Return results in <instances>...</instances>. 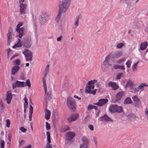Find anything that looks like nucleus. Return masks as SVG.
<instances>
[{
	"label": "nucleus",
	"mask_w": 148,
	"mask_h": 148,
	"mask_svg": "<svg viewBox=\"0 0 148 148\" xmlns=\"http://www.w3.org/2000/svg\"><path fill=\"white\" fill-rule=\"evenodd\" d=\"M71 0H62L60 2L59 5V9L58 14L56 17L55 20L56 22H58L60 20L61 14L65 12L68 9L71 4Z\"/></svg>",
	"instance_id": "f257e3e1"
},
{
	"label": "nucleus",
	"mask_w": 148,
	"mask_h": 148,
	"mask_svg": "<svg viewBox=\"0 0 148 148\" xmlns=\"http://www.w3.org/2000/svg\"><path fill=\"white\" fill-rule=\"evenodd\" d=\"M97 82V80H92L88 82L86 85L85 88V92L86 93L89 94L95 95L96 93L97 89H94V86L93 84L96 83Z\"/></svg>",
	"instance_id": "f03ea898"
},
{
	"label": "nucleus",
	"mask_w": 148,
	"mask_h": 148,
	"mask_svg": "<svg viewBox=\"0 0 148 148\" xmlns=\"http://www.w3.org/2000/svg\"><path fill=\"white\" fill-rule=\"evenodd\" d=\"M66 104L71 110L74 111L75 110L76 107V102L72 97L68 98L66 100Z\"/></svg>",
	"instance_id": "7ed1b4c3"
},
{
	"label": "nucleus",
	"mask_w": 148,
	"mask_h": 148,
	"mask_svg": "<svg viewBox=\"0 0 148 148\" xmlns=\"http://www.w3.org/2000/svg\"><path fill=\"white\" fill-rule=\"evenodd\" d=\"M23 23L22 22H20L16 26V31L18 32L19 33V37L21 38L23 36L25 35V33L24 31V29L23 27H21L20 28V27L22 25Z\"/></svg>",
	"instance_id": "20e7f679"
},
{
	"label": "nucleus",
	"mask_w": 148,
	"mask_h": 148,
	"mask_svg": "<svg viewBox=\"0 0 148 148\" xmlns=\"http://www.w3.org/2000/svg\"><path fill=\"white\" fill-rule=\"evenodd\" d=\"M32 44L31 38L30 37L25 38L23 41V45L26 48H29Z\"/></svg>",
	"instance_id": "39448f33"
},
{
	"label": "nucleus",
	"mask_w": 148,
	"mask_h": 148,
	"mask_svg": "<svg viewBox=\"0 0 148 148\" xmlns=\"http://www.w3.org/2000/svg\"><path fill=\"white\" fill-rule=\"evenodd\" d=\"M24 55L27 61H31L32 60V53L31 51L26 49L23 52Z\"/></svg>",
	"instance_id": "423d86ee"
},
{
	"label": "nucleus",
	"mask_w": 148,
	"mask_h": 148,
	"mask_svg": "<svg viewBox=\"0 0 148 148\" xmlns=\"http://www.w3.org/2000/svg\"><path fill=\"white\" fill-rule=\"evenodd\" d=\"M20 14L24 15L26 14L27 5L26 4L21 3L19 5Z\"/></svg>",
	"instance_id": "0eeeda50"
},
{
	"label": "nucleus",
	"mask_w": 148,
	"mask_h": 148,
	"mask_svg": "<svg viewBox=\"0 0 148 148\" xmlns=\"http://www.w3.org/2000/svg\"><path fill=\"white\" fill-rule=\"evenodd\" d=\"M25 82L16 81L12 84V88L14 89L16 87H21L24 86Z\"/></svg>",
	"instance_id": "6e6552de"
},
{
	"label": "nucleus",
	"mask_w": 148,
	"mask_h": 148,
	"mask_svg": "<svg viewBox=\"0 0 148 148\" xmlns=\"http://www.w3.org/2000/svg\"><path fill=\"white\" fill-rule=\"evenodd\" d=\"M108 101L107 99H99L98 102L93 104L98 106L101 107L106 104L108 102Z\"/></svg>",
	"instance_id": "1a4fd4ad"
},
{
	"label": "nucleus",
	"mask_w": 148,
	"mask_h": 148,
	"mask_svg": "<svg viewBox=\"0 0 148 148\" xmlns=\"http://www.w3.org/2000/svg\"><path fill=\"white\" fill-rule=\"evenodd\" d=\"M108 85L109 87H112V89L113 90H116L119 88L118 85L116 83L113 82H109Z\"/></svg>",
	"instance_id": "9d476101"
},
{
	"label": "nucleus",
	"mask_w": 148,
	"mask_h": 148,
	"mask_svg": "<svg viewBox=\"0 0 148 148\" xmlns=\"http://www.w3.org/2000/svg\"><path fill=\"white\" fill-rule=\"evenodd\" d=\"M44 77L42 78L43 83V84L44 88L45 91V96L46 97V99L47 100H49L51 99V97L50 96H48V94L47 93V86L46 83V81L45 80Z\"/></svg>",
	"instance_id": "9b49d317"
},
{
	"label": "nucleus",
	"mask_w": 148,
	"mask_h": 148,
	"mask_svg": "<svg viewBox=\"0 0 148 148\" xmlns=\"http://www.w3.org/2000/svg\"><path fill=\"white\" fill-rule=\"evenodd\" d=\"M79 116L77 114H73L71 115L70 117L67 119V120L69 122H71L75 121Z\"/></svg>",
	"instance_id": "f8f14e48"
},
{
	"label": "nucleus",
	"mask_w": 148,
	"mask_h": 148,
	"mask_svg": "<svg viewBox=\"0 0 148 148\" xmlns=\"http://www.w3.org/2000/svg\"><path fill=\"white\" fill-rule=\"evenodd\" d=\"M75 133L72 132H69L67 133L66 139L68 140H71L75 136Z\"/></svg>",
	"instance_id": "ddd939ff"
},
{
	"label": "nucleus",
	"mask_w": 148,
	"mask_h": 148,
	"mask_svg": "<svg viewBox=\"0 0 148 148\" xmlns=\"http://www.w3.org/2000/svg\"><path fill=\"white\" fill-rule=\"evenodd\" d=\"M12 95L10 91L7 92L6 95V100L8 104H10L12 99Z\"/></svg>",
	"instance_id": "4468645a"
},
{
	"label": "nucleus",
	"mask_w": 148,
	"mask_h": 148,
	"mask_svg": "<svg viewBox=\"0 0 148 148\" xmlns=\"http://www.w3.org/2000/svg\"><path fill=\"white\" fill-rule=\"evenodd\" d=\"M123 52L122 51H117L112 55L113 58H118L122 56Z\"/></svg>",
	"instance_id": "2eb2a0df"
},
{
	"label": "nucleus",
	"mask_w": 148,
	"mask_h": 148,
	"mask_svg": "<svg viewBox=\"0 0 148 148\" xmlns=\"http://www.w3.org/2000/svg\"><path fill=\"white\" fill-rule=\"evenodd\" d=\"M124 94V92L123 91L120 92L118 93L116 96L114 102H116L121 100L123 95Z\"/></svg>",
	"instance_id": "dca6fc26"
},
{
	"label": "nucleus",
	"mask_w": 148,
	"mask_h": 148,
	"mask_svg": "<svg viewBox=\"0 0 148 148\" xmlns=\"http://www.w3.org/2000/svg\"><path fill=\"white\" fill-rule=\"evenodd\" d=\"M148 46V42L147 41L142 42L140 45L139 50H143L145 49Z\"/></svg>",
	"instance_id": "f3484780"
},
{
	"label": "nucleus",
	"mask_w": 148,
	"mask_h": 148,
	"mask_svg": "<svg viewBox=\"0 0 148 148\" xmlns=\"http://www.w3.org/2000/svg\"><path fill=\"white\" fill-rule=\"evenodd\" d=\"M81 19V16L80 15L76 16L75 18L74 23V25L75 26V28H77L78 26L79 20Z\"/></svg>",
	"instance_id": "a211bd4d"
},
{
	"label": "nucleus",
	"mask_w": 148,
	"mask_h": 148,
	"mask_svg": "<svg viewBox=\"0 0 148 148\" xmlns=\"http://www.w3.org/2000/svg\"><path fill=\"white\" fill-rule=\"evenodd\" d=\"M20 67L18 66L15 65L14 66L12 70V74L14 75L19 70Z\"/></svg>",
	"instance_id": "6ab92c4d"
},
{
	"label": "nucleus",
	"mask_w": 148,
	"mask_h": 148,
	"mask_svg": "<svg viewBox=\"0 0 148 148\" xmlns=\"http://www.w3.org/2000/svg\"><path fill=\"white\" fill-rule=\"evenodd\" d=\"M51 113L49 110H48L47 108L46 109L45 112V118L47 120L49 119L50 118Z\"/></svg>",
	"instance_id": "aec40b11"
},
{
	"label": "nucleus",
	"mask_w": 148,
	"mask_h": 148,
	"mask_svg": "<svg viewBox=\"0 0 148 148\" xmlns=\"http://www.w3.org/2000/svg\"><path fill=\"white\" fill-rule=\"evenodd\" d=\"M116 105H112L110 106L109 108V110L110 111L112 112H116Z\"/></svg>",
	"instance_id": "412c9836"
},
{
	"label": "nucleus",
	"mask_w": 148,
	"mask_h": 148,
	"mask_svg": "<svg viewBox=\"0 0 148 148\" xmlns=\"http://www.w3.org/2000/svg\"><path fill=\"white\" fill-rule=\"evenodd\" d=\"M13 34V29L12 28L10 27L9 29L8 33L7 34L8 38H12V36Z\"/></svg>",
	"instance_id": "4be33fe9"
},
{
	"label": "nucleus",
	"mask_w": 148,
	"mask_h": 148,
	"mask_svg": "<svg viewBox=\"0 0 148 148\" xmlns=\"http://www.w3.org/2000/svg\"><path fill=\"white\" fill-rule=\"evenodd\" d=\"M144 86H148V85L145 83H142L137 88L138 90H143L144 89Z\"/></svg>",
	"instance_id": "5701e85b"
},
{
	"label": "nucleus",
	"mask_w": 148,
	"mask_h": 148,
	"mask_svg": "<svg viewBox=\"0 0 148 148\" xmlns=\"http://www.w3.org/2000/svg\"><path fill=\"white\" fill-rule=\"evenodd\" d=\"M116 112L119 113L122 112H123V109L121 106H118L117 105H116Z\"/></svg>",
	"instance_id": "b1692460"
},
{
	"label": "nucleus",
	"mask_w": 148,
	"mask_h": 148,
	"mask_svg": "<svg viewBox=\"0 0 148 148\" xmlns=\"http://www.w3.org/2000/svg\"><path fill=\"white\" fill-rule=\"evenodd\" d=\"M126 86L130 87L131 89H132L134 86V84L130 80L127 82Z\"/></svg>",
	"instance_id": "393cba45"
},
{
	"label": "nucleus",
	"mask_w": 148,
	"mask_h": 148,
	"mask_svg": "<svg viewBox=\"0 0 148 148\" xmlns=\"http://www.w3.org/2000/svg\"><path fill=\"white\" fill-rule=\"evenodd\" d=\"M132 99L134 101L138 104H139L140 102V99L136 95L134 96L133 97H132Z\"/></svg>",
	"instance_id": "a878e982"
},
{
	"label": "nucleus",
	"mask_w": 148,
	"mask_h": 148,
	"mask_svg": "<svg viewBox=\"0 0 148 148\" xmlns=\"http://www.w3.org/2000/svg\"><path fill=\"white\" fill-rule=\"evenodd\" d=\"M132 103V101L130 97L126 98L124 101L125 104H128Z\"/></svg>",
	"instance_id": "bb28decb"
},
{
	"label": "nucleus",
	"mask_w": 148,
	"mask_h": 148,
	"mask_svg": "<svg viewBox=\"0 0 148 148\" xmlns=\"http://www.w3.org/2000/svg\"><path fill=\"white\" fill-rule=\"evenodd\" d=\"M89 144L88 139L86 137H84V146H88Z\"/></svg>",
	"instance_id": "cd10ccee"
},
{
	"label": "nucleus",
	"mask_w": 148,
	"mask_h": 148,
	"mask_svg": "<svg viewBox=\"0 0 148 148\" xmlns=\"http://www.w3.org/2000/svg\"><path fill=\"white\" fill-rule=\"evenodd\" d=\"M24 100L25 101V102L24 103V108H27L28 106V102L27 101V99L26 96H25Z\"/></svg>",
	"instance_id": "c85d7f7f"
},
{
	"label": "nucleus",
	"mask_w": 148,
	"mask_h": 148,
	"mask_svg": "<svg viewBox=\"0 0 148 148\" xmlns=\"http://www.w3.org/2000/svg\"><path fill=\"white\" fill-rule=\"evenodd\" d=\"M102 119L105 121H111V119L109 118L107 115L105 114L102 117Z\"/></svg>",
	"instance_id": "c756f323"
},
{
	"label": "nucleus",
	"mask_w": 148,
	"mask_h": 148,
	"mask_svg": "<svg viewBox=\"0 0 148 148\" xmlns=\"http://www.w3.org/2000/svg\"><path fill=\"white\" fill-rule=\"evenodd\" d=\"M49 64L47 65L46 67L44 72V77H45L46 76L47 74L48 73L49 71Z\"/></svg>",
	"instance_id": "7c9ffc66"
},
{
	"label": "nucleus",
	"mask_w": 148,
	"mask_h": 148,
	"mask_svg": "<svg viewBox=\"0 0 148 148\" xmlns=\"http://www.w3.org/2000/svg\"><path fill=\"white\" fill-rule=\"evenodd\" d=\"M18 42L15 45L17 47H21L22 45H23V43H22V42L19 39H18Z\"/></svg>",
	"instance_id": "2f4dec72"
},
{
	"label": "nucleus",
	"mask_w": 148,
	"mask_h": 148,
	"mask_svg": "<svg viewBox=\"0 0 148 148\" xmlns=\"http://www.w3.org/2000/svg\"><path fill=\"white\" fill-rule=\"evenodd\" d=\"M46 20L45 18L43 15H41L40 18V21L41 23H43Z\"/></svg>",
	"instance_id": "473e14b6"
},
{
	"label": "nucleus",
	"mask_w": 148,
	"mask_h": 148,
	"mask_svg": "<svg viewBox=\"0 0 148 148\" xmlns=\"http://www.w3.org/2000/svg\"><path fill=\"white\" fill-rule=\"evenodd\" d=\"M138 62L137 63H135L132 66V69L133 71H136L137 70V64H138Z\"/></svg>",
	"instance_id": "72a5a7b5"
},
{
	"label": "nucleus",
	"mask_w": 148,
	"mask_h": 148,
	"mask_svg": "<svg viewBox=\"0 0 148 148\" xmlns=\"http://www.w3.org/2000/svg\"><path fill=\"white\" fill-rule=\"evenodd\" d=\"M28 86L29 88H30L31 86L30 82L29 79H27L26 82V84L24 85V86Z\"/></svg>",
	"instance_id": "f704fd0d"
},
{
	"label": "nucleus",
	"mask_w": 148,
	"mask_h": 148,
	"mask_svg": "<svg viewBox=\"0 0 148 148\" xmlns=\"http://www.w3.org/2000/svg\"><path fill=\"white\" fill-rule=\"evenodd\" d=\"M13 63L14 64H16L17 66L18 65L20 64V60L18 59L15 60L14 61Z\"/></svg>",
	"instance_id": "c9c22d12"
},
{
	"label": "nucleus",
	"mask_w": 148,
	"mask_h": 148,
	"mask_svg": "<svg viewBox=\"0 0 148 148\" xmlns=\"http://www.w3.org/2000/svg\"><path fill=\"white\" fill-rule=\"evenodd\" d=\"M132 63V62L130 61H128L125 63V64L126 65L127 67L128 68H129L130 67L131 64Z\"/></svg>",
	"instance_id": "e433bc0d"
},
{
	"label": "nucleus",
	"mask_w": 148,
	"mask_h": 148,
	"mask_svg": "<svg viewBox=\"0 0 148 148\" xmlns=\"http://www.w3.org/2000/svg\"><path fill=\"white\" fill-rule=\"evenodd\" d=\"M124 45L123 43H118L116 45V48H121L123 47Z\"/></svg>",
	"instance_id": "4c0bfd02"
},
{
	"label": "nucleus",
	"mask_w": 148,
	"mask_h": 148,
	"mask_svg": "<svg viewBox=\"0 0 148 148\" xmlns=\"http://www.w3.org/2000/svg\"><path fill=\"white\" fill-rule=\"evenodd\" d=\"M125 58H123L121 59L118 60L116 61V63L118 64H120L123 62L125 60Z\"/></svg>",
	"instance_id": "58836bf2"
},
{
	"label": "nucleus",
	"mask_w": 148,
	"mask_h": 148,
	"mask_svg": "<svg viewBox=\"0 0 148 148\" xmlns=\"http://www.w3.org/2000/svg\"><path fill=\"white\" fill-rule=\"evenodd\" d=\"M123 74L122 73H119L117 74L116 77V79H119Z\"/></svg>",
	"instance_id": "ea45409f"
},
{
	"label": "nucleus",
	"mask_w": 148,
	"mask_h": 148,
	"mask_svg": "<svg viewBox=\"0 0 148 148\" xmlns=\"http://www.w3.org/2000/svg\"><path fill=\"white\" fill-rule=\"evenodd\" d=\"M0 145L1 148H4L5 145V142L4 140H1Z\"/></svg>",
	"instance_id": "a19ab883"
},
{
	"label": "nucleus",
	"mask_w": 148,
	"mask_h": 148,
	"mask_svg": "<svg viewBox=\"0 0 148 148\" xmlns=\"http://www.w3.org/2000/svg\"><path fill=\"white\" fill-rule=\"evenodd\" d=\"M46 124V128L47 130H49L50 129V124H49L47 122L45 123Z\"/></svg>",
	"instance_id": "79ce46f5"
},
{
	"label": "nucleus",
	"mask_w": 148,
	"mask_h": 148,
	"mask_svg": "<svg viewBox=\"0 0 148 148\" xmlns=\"http://www.w3.org/2000/svg\"><path fill=\"white\" fill-rule=\"evenodd\" d=\"M20 130H21L22 132H25L26 131L27 129H26L25 128L23 127H21L20 129Z\"/></svg>",
	"instance_id": "37998d69"
},
{
	"label": "nucleus",
	"mask_w": 148,
	"mask_h": 148,
	"mask_svg": "<svg viewBox=\"0 0 148 148\" xmlns=\"http://www.w3.org/2000/svg\"><path fill=\"white\" fill-rule=\"evenodd\" d=\"M110 56L108 55L107 56H106L105 58V60L104 61V63H107L108 62V60L110 58Z\"/></svg>",
	"instance_id": "c03bdc74"
},
{
	"label": "nucleus",
	"mask_w": 148,
	"mask_h": 148,
	"mask_svg": "<svg viewBox=\"0 0 148 148\" xmlns=\"http://www.w3.org/2000/svg\"><path fill=\"white\" fill-rule=\"evenodd\" d=\"M6 126L8 127H10V121L9 119H7L6 120Z\"/></svg>",
	"instance_id": "a18cd8bd"
},
{
	"label": "nucleus",
	"mask_w": 148,
	"mask_h": 148,
	"mask_svg": "<svg viewBox=\"0 0 148 148\" xmlns=\"http://www.w3.org/2000/svg\"><path fill=\"white\" fill-rule=\"evenodd\" d=\"M88 127L90 129V130L91 131H92L94 130V127L92 125H88Z\"/></svg>",
	"instance_id": "49530a36"
},
{
	"label": "nucleus",
	"mask_w": 148,
	"mask_h": 148,
	"mask_svg": "<svg viewBox=\"0 0 148 148\" xmlns=\"http://www.w3.org/2000/svg\"><path fill=\"white\" fill-rule=\"evenodd\" d=\"M93 106L92 105H89L88 106V110H90L93 109Z\"/></svg>",
	"instance_id": "de8ad7c7"
},
{
	"label": "nucleus",
	"mask_w": 148,
	"mask_h": 148,
	"mask_svg": "<svg viewBox=\"0 0 148 148\" xmlns=\"http://www.w3.org/2000/svg\"><path fill=\"white\" fill-rule=\"evenodd\" d=\"M33 108L31 105H30L29 106V113H33Z\"/></svg>",
	"instance_id": "09e8293b"
},
{
	"label": "nucleus",
	"mask_w": 148,
	"mask_h": 148,
	"mask_svg": "<svg viewBox=\"0 0 148 148\" xmlns=\"http://www.w3.org/2000/svg\"><path fill=\"white\" fill-rule=\"evenodd\" d=\"M45 148H52L51 145L49 143H47L45 147Z\"/></svg>",
	"instance_id": "8fccbe9b"
},
{
	"label": "nucleus",
	"mask_w": 148,
	"mask_h": 148,
	"mask_svg": "<svg viewBox=\"0 0 148 148\" xmlns=\"http://www.w3.org/2000/svg\"><path fill=\"white\" fill-rule=\"evenodd\" d=\"M113 67L114 69H119V65H117L116 64L114 65L113 66Z\"/></svg>",
	"instance_id": "3c124183"
},
{
	"label": "nucleus",
	"mask_w": 148,
	"mask_h": 148,
	"mask_svg": "<svg viewBox=\"0 0 148 148\" xmlns=\"http://www.w3.org/2000/svg\"><path fill=\"white\" fill-rule=\"evenodd\" d=\"M119 69H121V70H124L125 69V68L124 67V66H120L119 65Z\"/></svg>",
	"instance_id": "603ef678"
},
{
	"label": "nucleus",
	"mask_w": 148,
	"mask_h": 148,
	"mask_svg": "<svg viewBox=\"0 0 148 148\" xmlns=\"http://www.w3.org/2000/svg\"><path fill=\"white\" fill-rule=\"evenodd\" d=\"M8 140L9 141H11V139L12 137V135L11 134H8Z\"/></svg>",
	"instance_id": "864d4df0"
},
{
	"label": "nucleus",
	"mask_w": 148,
	"mask_h": 148,
	"mask_svg": "<svg viewBox=\"0 0 148 148\" xmlns=\"http://www.w3.org/2000/svg\"><path fill=\"white\" fill-rule=\"evenodd\" d=\"M62 38V36L61 35L59 37H58L57 39V40L58 41H60L61 40Z\"/></svg>",
	"instance_id": "5fc2aeb1"
},
{
	"label": "nucleus",
	"mask_w": 148,
	"mask_h": 148,
	"mask_svg": "<svg viewBox=\"0 0 148 148\" xmlns=\"http://www.w3.org/2000/svg\"><path fill=\"white\" fill-rule=\"evenodd\" d=\"M74 97L75 99H77L78 100H80L81 99V98L77 95H74L73 96Z\"/></svg>",
	"instance_id": "6e6d98bb"
},
{
	"label": "nucleus",
	"mask_w": 148,
	"mask_h": 148,
	"mask_svg": "<svg viewBox=\"0 0 148 148\" xmlns=\"http://www.w3.org/2000/svg\"><path fill=\"white\" fill-rule=\"evenodd\" d=\"M47 143H51L50 136H47Z\"/></svg>",
	"instance_id": "4d7b16f0"
},
{
	"label": "nucleus",
	"mask_w": 148,
	"mask_h": 148,
	"mask_svg": "<svg viewBox=\"0 0 148 148\" xmlns=\"http://www.w3.org/2000/svg\"><path fill=\"white\" fill-rule=\"evenodd\" d=\"M11 38H8V42L7 44L8 45H9L10 42V40Z\"/></svg>",
	"instance_id": "13d9d810"
},
{
	"label": "nucleus",
	"mask_w": 148,
	"mask_h": 148,
	"mask_svg": "<svg viewBox=\"0 0 148 148\" xmlns=\"http://www.w3.org/2000/svg\"><path fill=\"white\" fill-rule=\"evenodd\" d=\"M133 90H134V92H136L138 91H139L138 88H132Z\"/></svg>",
	"instance_id": "bf43d9fd"
},
{
	"label": "nucleus",
	"mask_w": 148,
	"mask_h": 148,
	"mask_svg": "<svg viewBox=\"0 0 148 148\" xmlns=\"http://www.w3.org/2000/svg\"><path fill=\"white\" fill-rule=\"evenodd\" d=\"M145 114L146 116H147V119H148V111H145Z\"/></svg>",
	"instance_id": "052dcab7"
},
{
	"label": "nucleus",
	"mask_w": 148,
	"mask_h": 148,
	"mask_svg": "<svg viewBox=\"0 0 148 148\" xmlns=\"http://www.w3.org/2000/svg\"><path fill=\"white\" fill-rule=\"evenodd\" d=\"M32 113H29V119H32Z\"/></svg>",
	"instance_id": "680f3d73"
},
{
	"label": "nucleus",
	"mask_w": 148,
	"mask_h": 148,
	"mask_svg": "<svg viewBox=\"0 0 148 148\" xmlns=\"http://www.w3.org/2000/svg\"><path fill=\"white\" fill-rule=\"evenodd\" d=\"M93 108L95 110H98V107L97 106H93Z\"/></svg>",
	"instance_id": "e2e57ef3"
},
{
	"label": "nucleus",
	"mask_w": 148,
	"mask_h": 148,
	"mask_svg": "<svg viewBox=\"0 0 148 148\" xmlns=\"http://www.w3.org/2000/svg\"><path fill=\"white\" fill-rule=\"evenodd\" d=\"M47 136H50V132H47Z\"/></svg>",
	"instance_id": "0e129e2a"
},
{
	"label": "nucleus",
	"mask_w": 148,
	"mask_h": 148,
	"mask_svg": "<svg viewBox=\"0 0 148 148\" xmlns=\"http://www.w3.org/2000/svg\"><path fill=\"white\" fill-rule=\"evenodd\" d=\"M24 142V140H21L20 141L19 143V145L21 146V143H22L23 142Z\"/></svg>",
	"instance_id": "69168bd1"
},
{
	"label": "nucleus",
	"mask_w": 148,
	"mask_h": 148,
	"mask_svg": "<svg viewBox=\"0 0 148 148\" xmlns=\"http://www.w3.org/2000/svg\"><path fill=\"white\" fill-rule=\"evenodd\" d=\"M4 108V106L2 105L1 106V110H3Z\"/></svg>",
	"instance_id": "338daca9"
},
{
	"label": "nucleus",
	"mask_w": 148,
	"mask_h": 148,
	"mask_svg": "<svg viewBox=\"0 0 148 148\" xmlns=\"http://www.w3.org/2000/svg\"><path fill=\"white\" fill-rule=\"evenodd\" d=\"M80 148H83V144H82L80 145Z\"/></svg>",
	"instance_id": "774afa93"
}]
</instances>
